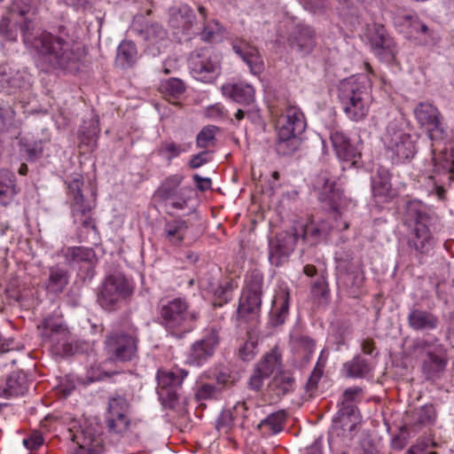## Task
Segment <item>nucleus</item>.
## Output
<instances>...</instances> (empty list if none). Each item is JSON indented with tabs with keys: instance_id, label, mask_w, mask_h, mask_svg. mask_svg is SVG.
<instances>
[{
	"instance_id": "obj_52",
	"label": "nucleus",
	"mask_w": 454,
	"mask_h": 454,
	"mask_svg": "<svg viewBox=\"0 0 454 454\" xmlns=\"http://www.w3.org/2000/svg\"><path fill=\"white\" fill-rule=\"evenodd\" d=\"M43 443V437L38 432H34L27 438L23 440L24 446L28 450H36Z\"/></svg>"
},
{
	"instance_id": "obj_36",
	"label": "nucleus",
	"mask_w": 454,
	"mask_h": 454,
	"mask_svg": "<svg viewBox=\"0 0 454 454\" xmlns=\"http://www.w3.org/2000/svg\"><path fill=\"white\" fill-rule=\"evenodd\" d=\"M412 242L415 248L421 253L428 252L432 248L434 239L426 224L419 222L416 223Z\"/></svg>"
},
{
	"instance_id": "obj_37",
	"label": "nucleus",
	"mask_w": 454,
	"mask_h": 454,
	"mask_svg": "<svg viewBox=\"0 0 454 454\" xmlns=\"http://www.w3.org/2000/svg\"><path fill=\"white\" fill-rule=\"evenodd\" d=\"M68 283L67 272L60 268L52 267L50 269L49 278L46 288L52 294H60L64 291Z\"/></svg>"
},
{
	"instance_id": "obj_16",
	"label": "nucleus",
	"mask_w": 454,
	"mask_h": 454,
	"mask_svg": "<svg viewBox=\"0 0 454 454\" xmlns=\"http://www.w3.org/2000/svg\"><path fill=\"white\" fill-rule=\"evenodd\" d=\"M319 200L333 210H339L345 203L342 192L335 187V180L328 172L320 173L315 180Z\"/></svg>"
},
{
	"instance_id": "obj_31",
	"label": "nucleus",
	"mask_w": 454,
	"mask_h": 454,
	"mask_svg": "<svg viewBox=\"0 0 454 454\" xmlns=\"http://www.w3.org/2000/svg\"><path fill=\"white\" fill-rule=\"evenodd\" d=\"M411 328L416 331H431L438 326V317L427 310L413 309L408 315Z\"/></svg>"
},
{
	"instance_id": "obj_24",
	"label": "nucleus",
	"mask_w": 454,
	"mask_h": 454,
	"mask_svg": "<svg viewBox=\"0 0 454 454\" xmlns=\"http://www.w3.org/2000/svg\"><path fill=\"white\" fill-rule=\"evenodd\" d=\"M191 223L181 217L168 221L163 229V237L172 246L179 247L186 239Z\"/></svg>"
},
{
	"instance_id": "obj_46",
	"label": "nucleus",
	"mask_w": 454,
	"mask_h": 454,
	"mask_svg": "<svg viewBox=\"0 0 454 454\" xmlns=\"http://www.w3.org/2000/svg\"><path fill=\"white\" fill-rule=\"evenodd\" d=\"M217 129L215 126L204 127L197 135L196 144L200 148H207L214 145Z\"/></svg>"
},
{
	"instance_id": "obj_64",
	"label": "nucleus",
	"mask_w": 454,
	"mask_h": 454,
	"mask_svg": "<svg viewBox=\"0 0 454 454\" xmlns=\"http://www.w3.org/2000/svg\"><path fill=\"white\" fill-rule=\"evenodd\" d=\"M303 272L308 277H313L317 274V268L314 265L307 264L303 268Z\"/></svg>"
},
{
	"instance_id": "obj_18",
	"label": "nucleus",
	"mask_w": 454,
	"mask_h": 454,
	"mask_svg": "<svg viewBox=\"0 0 454 454\" xmlns=\"http://www.w3.org/2000/svg\"><path fill=\"white\" fill-rule=\"evenodd\" d=\"M280 365V359L275 353L265 355L255 365L248 380V387L254 391H260L264 380Z\"/></svg>"
},
{
	"instance_id": "obj_7",
	"label": "nucleus",
	"mask_w": 454,
	"mask_h": 454,
	"mask_svg": "<svg viewBox=\"0 0 454 454\" xmlns=\"http://www.w3.org/2000/svg\"><path fill=\"white\" fill-rule=\"evenodd\" d=\"M37 0H17L13 2L7 12L0 18V42L15 43L20 27L26 20H31L27 16L35 13V4Z\"/></svg>"
},
{
	"instance_id": "obj_48",
	"label": "nucleus",
	"mask_w": 454,
	"mask_h": 454,
	"mask_svg": "<svg viewBox=\"0 0 454 454\" xmlns=\"http://www.w3.org/2000/svg\"><path fill=\"white\" fill-rule=\"evenodd\" d=\"M436 418V411L432 404L424 405L419 411V422L421 424H431Z\"/></svg>"
},
{
	"instance_id": "obj_30",
	"label": "nucleus",
	"mask_w": 454,
	"mask_h": 454,
	"mask_svg": "<svg viewBox=\"0 0 454 454\" xmlns=\"http://www.w3.org/2000/svg\"><path fill=\"white\" fill-rule=\"evenodd\" d=\"M27 74L26 71L20 70L8 64L0 66V83L3 88L15 90L25 86Z\"/></svg>"
},
{
	"instance_id": "obj_33",
	"label": "nucleus",
	"mask_w": 454,
	"mask_h": 454,
	"mask_svg": "<svg viewBox=\"0 0 454 454\" xmlns=\"http://www.w3.org/2000/svg\"><path fill=\"white\" fill-rule=\"evenodd\" d=\"M27 390L26 376L21 372H14L7 378L5 387L0 388V396H18L25 394Z\"/></svg>"
},
{
	"instance_id": "obj_35",
	"label": "nucleus",
	"mask_w": 454,
	"mask_h": 454,
	"mask_svg": "<svg viewBox=\"0 0 454 454\" xmlns=\"http://www.w3.org/2000/svg\"><path fill=\"white\" fill-rule=\"evenodd\" d=\"M184 176L182 175L175 174L170 175L164 179L158 190L156 195L163 200H168L178 195L181 189L179 186L183 182Z\"/></svg>"
},
{
	"instance_id": "obj_47",
	"label": "nucleus",
	"mask_w": 454,
	"mask_h": 454,
	"mask_svg": "<svg viewBox=\"0 0 454 454\" xmlns=\"http://www.w3.org/2000/svg\"><path fill=\"white\" fill-rule=\"evenodd\" d=\"M238 287V284L234 281H228L224 285L219 286L215 291V295L219 301H215V305L222 306L223 303L228 302L232 299V293Z\"/></svg>"
},
{
	"instance_id": "obj_28",
	"label": "nucleus",
	"mask_w": 454,
	"mask_h": 454,
	"mask_svg": "<svg viewBox=\"0 0 454 454\" xmlns=\"http://www.w3.org/2000/svg\"><path fill=\"white\" fill-rule=\"evenodd\" d=\"M74 223L80 224L84 229L96 231L95 221L91 215V207L85 204L82 194L74 196V202L71 206Z\"/></svg>"
},
{
	"instance_id": "obj_49",
	"label": "nucleus",
	"mask_w": 454,
	"mask_h": 454,
	"mask_svg": "<svg viewBox=\"0 0 454 454\" xmlns=\"http://www.w3.org/2000/svg\"><path fill=\"white\" fill-rule=\"evenodd\" d=\"M215 395V387L212 384L204 383L198 387L195 396L197 400H208L214 398Z\"/></svg>"
},
{
	"instance_id": "obj_15",
	"label": "nucleus",
	"mask_w": 454,
	"mask_h": 454,
	"mask_svg": "<svg viewBox=\"0 0 454 454\" xmlns=\"http://www.w3.org/2000/svg\"><path fill=\"white\" fill-rule=\"evenodd\" d=\"M187 375L188 372L180 368L159 370L157 381L160 395L168 399L169 403L176 401L179 398L177 388L181 387L184 379Z\"/></svg>"
},
{
	"instance_id": "obj_20",
	"label": "nucleus",
	"mask_w": 454,
	"mask_h": 454,
	"mask_svg": "<svg viewBox=\"0 0 454 454\" xmlns=\"http://www.w3.org/2000/svg\"><path fill=\"white\" fill-rule=\"evenodd\" d=\"M218 343L219 336L217 331L215 329L209 330L202 340L196 341L192 346L187 357L188 363L194 365L204 364L213 356Z\"/></svg>"
},
{
	"instance_id": "obj_3",
	"label": "nucleus",
	"mask_w": 454,
	"mask_h": 454,
	"mask_svg": "<svg viewBox=\"0 0 454 454\" xmlns=\"http://www.w3.org/2000/svg\"><path fill=\"white\" fill-rule=\"evenodd\" d=\"M161 325L176 338L192 332L200 317L199 311L191 309L186 299H161L158 307Z\"/></svg>"
},
{
	"instance_id": "obj_14",
	"label": "nucleus",
	"mask_w": 454,
	"mask_h": 454,
	"mask_svg": "<svg viewBox=\"0 0 454 454\" xmlns=\"http://www.w3.org/2000/svg\"><path fill=\"white\" fill-rule=\"evenodd\" d=\"M448 363L447 349L442 344L430 346L426 351V357L422 364V372L427 380H435L442 377Z\"/></svg>"
},
{
	"instance_id": "obj_51",
	"label": "nucleus",
	"mask_w": 454,
	"mask_h": 454,
	"mask_svg": "<svg viewBox=\"0 0 454 454\" xmlns=\"http://www.w3.org/2000/svg\"><path fill=\"white\" fill-rule=\"evenodd\" d=\"M325 364V359H323V353H321L318 361L309 379V383L311 386H316L323 375L324 367Z\"/></svg>"
},
{
	"instance_id": "obj_54",
	"label": "nucleus",
	"mask_w": 454,
	"mask_h": 454,
	"mask_svg": "<svg viewBox=\"0 0 454 454\" xmlns=\"http://www.w3.org/2000/svg\"><path fill=\"white\" fill-rule=\"evenodd\" d=\"M297 347L304 351L306 356H309L314 352L315 341L308 336H301L297 340Z\"/></svg>"
},
{
	"instance_id": "obj_44",
	"label": "nucleus",
	"mask_w": 454,
	"mask_h": 454,
	"mask_svg": "<svg viewBox=\"0 0 454 454\" xmlns=\"http://www.w3.org/2000/svg\"><path fill=\"white\" fill-rule=\"evenodd\" d=\"M15 182L16 178L13 172L5 168L0 169V197L7 192L16 194Z\"/></svg>"
},
{
	"instance_id": "obj_1",
	"label": "nucleus",
	"mask_w": 454,
	"mask_h": 454,
	"mask_svg": "<svg viewBox=\"0 0 454 454\" xmlns=\"http://www.w3.org/2000/svg\"><path fill=\"white\" fill-rule=\"evenodd\" d=\"M20 28L24 44L36 54L37 66L43 71L67 69L80 60L81 43L65 28L56 35L42 32L38 36L34 35L32 20H26Z\"/></svg>"
},
{
	"instance_id": "obj_5",
	"label": "nucleus",
	"mask_w": 454,
	"mask_h": 454,
	"mask_svg": "<svg viewBox=\"0 0 454 454\" xmlns=\"http://www.w3.org/2000/svg\"><path fill=\"white\" fill-rule=\"evenodd\" d=\"M262 286V273L258 270H253L247 274L245 286L237 309V320L239 324L250 323L254 326L258 323Z\"/></svg>"
},
{
	"instance_id": "obj_56",
	"label": "nucleus",
	"mask_w": 454,
	"mask_h": 454,
	"mask_svg": "<svg viewBox=\"0 0 454 454\" xmlns=\"http://www.w3.org/2000/svg\"><path fill=\"white\" fill-rule=\"evenodd\" d=\"M411 34H421L426 36L430 35V30L426 24L421 22L419 19H411L409 21Z\"/></svg>"
},
{
	"instance_id": "obj_32",
	"label": "nucleus",
	"mask_w": 454,
	"mask_h": 454,
	"mask_svg": "<svg viewBox=\"0 0 454 454\" xmlns=\"http://www.w3.org/2000/svg\"><path fill=\"white\" fill-rule=\"evenodd\" d=\"M294 385L295 380L290 372H280L270 380L268 389L272 395L280 397L291 393L294 388Z\"/></svg>"
},
{
	"instance_id": "obj_29",
	"label": "nucleus",
	"mask_w": 454,
	"mask_h": 454,
	"mask_svg": "<svg viewBox=\"0 0 454 454\" xmlns=\"http://www.w3.org/2000/svg\"><path fill=\"white\" fill-rule=\"evenodd\" d=\"M390 177L391 176L387 169L380 168L376 176L372 178V192L374 197L378 198L380 202H387L395 196Z\"/></svg>"
},
{
	"instance_id": "obj_10",
	"label": "nucleus",
	"mask_w": 454,
	"mask_h": 454,
	"mask_svg": "<svg viewBox=\"0 0 454 454\" xmlns=\"http://www.w3.org/2000/svg\"><path fill=\"white\" fill-rule=\"evenodd\" d=\"M131 293L132 286L122 274H112L106 277L103 282L98 295V301L103 309L114 310Z\"/></svg>"
},
{
	"instance_id": "obj_60",
	"label": "nucleus",
	"mask_w": 454,
	"mask_h": 454,
	"mask_svg": "<svg viewBox=\"0 0 454 454\" xmlns=\"http://www.w3.org/2000/svg\"><path fill=\"white\" fill-rule=\"evenodd\" d=\"M216 380L218 383L224 386L232 385L235 381V379L231 374L225 372L218 373Z\"/></svg>"
},
{
	"instance_id": "obj_6",
	"label": "nucleus",
	"mask_w": 454,
	"mask_h": 454,
	"mask_svg": "<svg viewBox=\"0 0 454 454\" xmlns=\"http://www.w3.org/2000/svg\"><path fill=\"white\" fill-rule=\"evenodd\" d=\"M387 157L394 164L404 163L417 153L416 141L403 128V122L394 120L388 122L382 137Z\"/></svg>"
},
{
	"instance_id": "obj_17",
	"label": "nucleus",
	"mask_w": 454,
	"mask_h": 454,
	"mask_svg": "<svg viewBox=\"0 0 454 454\" xmlns=\"http://www.w3.org/2000/svg\"><path fill=\"white\" fill-rule=\"evenodd\" d=\"M414 114L419 125L427 129L431 140L434 141L442 135L441 114L434 105L420 103L416 106Z\"/></svg>"
},
{
	"instance_id": "obj_27",
	"label": "nucleus",
	"mask_w": 454,
	"mask_h": 454,
	"mask_svg": "<svg viewBox=\"0 0 454 454\" xmlns=\"http://www.w3.org/2000/svg\"><path fill=\"white\" fill-rule=\"evenodd\" d=\"M330 139L339 159L355 160L358 156L356 148L341 130L333 129L330 133Z\"/></svg>"
},
{
	"instance_id": "obj_12",
	"label": "nucleus",
	"mask_w": 454,
	"mask_h": 454,
	"mask_svg": "<svg viewBox=\"0 0 454 454\" xmlns=\"http://www.w3.org/2000/svg\"><path fill=\"white\" fill-rule=\"evenodd\" d=\"M253 413L254 409L247 402H239L220 413L215 420V428L221 434H230L237 427L246 428Z\"/></svg>"
},
{
	"instance_id": "obj_11",
	"label": "nucleus",
	"mask_w": 454,
	"mask_h": 454,
	"mask_svg": "<svg viewBox=\"0 0 454 454\" xmlns=\"http://www.w3.org/2000/svg\"><path fill=\"white\" fill-rule=\"evenodd\" d=\"M130 405L122 396L109 399L105 422L110 434H123L131 425Z\"/></svg>"
},
{
	"instance_id": "obj_53",
	"label": "nucleus",
	"mask_w": 454,
	"mask_h": 454,
	"mask_svg": "<svg viewBox=\"0 0 454 454\" xmlns=\"http://www.w3.org/2000/svg\"><path fill=\"white\" fill-rule=\"evenodd\" d=\"M210 161L208 152L203 151L192 156L189 166L191 168H199Z\"/></svg>"
},
{
	"instance_id": "obj_40",
	"label": "nucleus",
	"mask_w": 454,
	"mask_h": 454,
	"mask_svg": "<svg viewBox=\"0 0 454 454\" xmlns=\"http://www.w3.org/2000/svg\"><path fill=\"white\" fill-rule=\"evenodd\" d=\"M64 256L69 263L91 262L95 258V252L88 247H70L64 251Z\"/></svg>"
},
{
	"instance_id": "obj_26",
	"label": "nucleus",
	"mask_w": 454,
	"mask_h": 454,
	"mask_svg": "<svg viewBox=\"0 0 454 454\" xmlns=\"http://www.w3.org/2000/svg\"><path fill=\"white\" fill-rule=\"evenodd\" d=\"M222 91L224 96L242 105H250L254 103L255 99L254 88L246 82L224 84L222 86Z\"/></svg>"
},
{
	"instance_id": "obj_55",
	"label": "nucleus",
	"mask_w": 454,
	"mask_h": 454,
	"mask_svg": "<svg viewBox=\"0 0 454 454\" xmlns=\"http://www.w3.org/2000/svg\"><path fill=\"white\" fill-rule=\"evenodd\" d=\"M147 35L153 44H157L158 39L160 41H164L166 39L167 32L161 27L155 26L147 30Z\"/></svg>"
},
{
	"instance_id": "obj_34",
	"label": "nucleus",
	"mask_w": 454,
	"mask_h": 454,
	"mask_svg": "<svg viewBox=\"0 0 454 454\" xmlns=\"http://www.w3.org/2000/svg\"><path fill=\"white\" fill-rule=\"evenodd\" d=\"M286 422V413L284 411H278L270 414L266 419H262L257 428L263 434H276L283 430Z\"/></svg>"
},
{
	"instance_id": "obj_9",
	"label": "nucleus",
	"mask_w": 454,
	"mask_h": 454,
	"mask_svg": "<svg viewBox=\"0 0 454 454\" xmlns=\"http://www.w3.org/2000/svg\"><path fill=\"white\" fill-rule=\"evenodd\" d=\"M324 230L314 221L305 224L297 223L290 231L278 236L276 253L279 255L289 254L295 247L299 239L314 245L318 242Z\"/></svg>"
},
{
	"instance_id": "obj_2",
	"label": "nucleus",
	"mask_w": 454,
	"mask_h": 454,
	"mask_svg": "<svg viewBox=\"0 0 454 454\" xmlns=\"http://www.w3.org/2000/svg\"><path fill=\"white\" fill-rule=\"evenodd\" d=\"M339 99L348 119L352 121L364 120L373 101L370 79L358 75L342 81L339 87Z\"/></svg>"
},
{
	"instance_id": "obj_58",
	"label": "nucleus",
	"mask_w": 454,
	"mask_h": 454,
	"mask_svg": "<svg viewBox=\"0 0 454 454\" xmlns=\"http://www.w3.org/2000/svg\"><path fill=\"white\" fill-rule=\"evenodd\" d=\"M193 180L196 183L197 188L200 191L204 192L209 190L211 187V179L208 177H201L200 176L196 174L193 176Z\"/></svg>"
},
{
	"instance_id": "obj_19",
	"label": "nucleus",
	"mask_w": 454,
	"mask_h": 454,
	"mask_svg": "<svg viewBox=\"0 0 454 454\" xmlns=\"http://www.w3.org/2000/svg\"><path fill=\"white\" fill-rule=\"evenodd\" d=\"M371 46L374 53L384 61H392L396 51L393 39L386 32L383 26L375 25L369 35Z\"/></svg>"
},
{
	"instance_id": "obj_63",
	"label": "nucleus",
	"mask_w": 454,
	"mask_h": 454,
	"mask_svg": "<svg viewBox=\"0 0 454 454\" xmlns=\"http://www.w3.org/2000/svg\"><path fill=\"white\" fill-rule=\"evenodd\" d=\"M303 454H323L322 446L318 442H314L306 449Z\"/></svg>"
},
{
	"instance_id": "obj_61",
	"label": "nucleus",
	"mask_w": 454,
	"mask_h": 454,
	"mask_svg": "<svg viewBox=\"0 0 454 454\" xmlns=\"http://www.w3.org/2000/svg\"><path fill=\"white\" fill-rule=\"evenodd\" d=\"M82 185V181L80 180L79 178H75L74 179L70 184H69V189L74 192V197L75 195H78V194H82L81 192V187Z\"/></svg>"
},
{
	"instance_id": "obj_45",
	"label": "nucleus",
	"mask_w": 454,
	"mask_h": 454,
	"mask_svg": "<svg viewBox=\"0 0 454 454\" xmlns=\"http://www.w3.org/2000/svg\"><path fill=\"white\" fill-rule=\"evenodd\" d=\"M223 33V27L215 20L204 23L203 30L200 33L201 39L205 42H212Z\"/></svg>"
},
{
	"instance_id": "obj_42",
	"label": "nucleus",
	"mask_w": 454,
	"mask_h": 454,
	"mask_svg": "<svg viewBox=\"0 0 454 454\" xmlns=\"http://www.w3.org/2000/svg\"><path fill=\"white\" fill-rule=\"evenodd\" d=\"M190 148V144L179 145L172 141H164L160 145V153L170 160L189 151Z\"/></svg>"
},
{
	"instance_id": "obj_59",
	"label": "nucleus",
	"mask_w": 454,
	"mask_h": 454,
	"mask_svg": "<svg viewBox=\"0 0 454 454\" xmlns=\"http://www.w3.org/2000/svg\"><path fill=\"white\" fill-rule=\"evenodd\" d=\"M361 348L365 355H372L375 349V342L372 339L367 338L361 341Z\"/></svg>"
},
{
	"instance_id": "obj_25",
	"label": "nucleus",
	"mask_w": 454,
	"mask_h": 454,
	"mask_svg": "<svg viewBox=\"0 0 454 454\" xmlns=\"http://www.w3.org/2000/svg\"><path fill=\"white\" fill-rule=\"evenodd\" d=\"M44 329L48 332L47 340L55 348L56 353H67V341L69 339V332L61 324H53L50 319L43 322Z\"/></svg>"
},
{
	"instance_id": "obj_50",
	"label": "nucleus",
	"mask_w": 454,
	"mask_h": 454,
	"mask_svg": "<svg viewBox=\"0 0 454 454\" xmlns=\"http://www.w3.org/2000/svg\"><path fill=\"white\" fill-rule=\"evenodd\" d=\"M189 188H182L179 190V193L176 197L173 199H168L167 201L169 202V205L176 209H184L187 206L188 198L185 193L188 192Z\"/></svg>"
},
{
	"instance_id": "obj_13",
	"label": "nucleus",
	"mask_w": 454,
	"mask_h": 454,
	"mask_svg": "<svg viewBox=\"0 0 454 454\" xmlns=\"http://www.w3.org/2000/svg\"><path fill=\"white\" fill-rule=\"evenodd\" d=\"M106 346L116 361L128 362L137 356V339L133 334L113 333L107 336Z\"/></svg>"
},
{
	"instance_id": "obj_43",
	"label": "nucleus",
	"mask_w": 454,
	"mask_h": 454,
	"mask_svg": "<svg viewBox=\"0 0 454 454\" xmlns=\"http://www.w3.org/2000/svg\"><path fill=\"white\" fill-rule=\"evenodd\" d=\"M362 396V388L358 387H353L347 388L341 399V405L343 410H347L348 414H351L354 411V406L351 403L358 402Z\"/></svg>"
},
{
	"instance_id": "obj_4",
	"label": "nucleus",
	"mask_w": 454,
	"mask_h": 454,
	"mask_svg": "<svg viewBox=\"0 0 454 454\" xmlns=\"http://www.w3.org/2000/svg\"><path fill=\"white\" fill-rule=\"evenodd\" d=\"M276 150L281 155H290L300 146L298 135L306 129L303 113L296 106H287L276 121Z\"/></svg>"
},
{
	"instance_id": "obj_41",
	"label": "nucleus",
	"mask_w": 454,
	"mask_h": 454,
	"mask_svg": "<svg viewBox=\"0 0 454 454\" xmlns=\"http://www.w3.org/2000/svg\"><path fill=\"white\" fill-rule=\"evenodd\" d=\"M160 90L168 100H170L171 98H176L182 95L185 90V86L180 79L169 78L161 82Z\"/></svg>"
},
{
	"instance_id": "obj_38",
	"label": "nucleus",
	"mask_w": 454,
	"mask_h": 454,
	"mask_svg": "<svg viewBox=\"0 0 454 454\" xmlns=\"http://www.w3.org/2000/svg\"><path fill=\"white\" fill-rule=\"evenodd\" d=\"M137 56V51L134 43L123 41L117 49V62L121 67L132 66Z\"/></svg>"
},
{
	"instance_id": "obj_21",
	"label": "nucleus",
	"mask_w": 454,
	"mask_h": 454,
	"mask_svg": "<svg viewBox=\"0 0 454 454\" xmlns=\"http://www.w3.org/2000/svg\"><path fill=\"white\" fill-rule=\"evenodd\" d=\"M232 49L247 63L253 74L262 72L264 64L256 47L242 39H237L232 42Z\"/></svg>"
},
{
	"instance_id": "obj_22",
	"label": "nucleus",
	"mask_w": 454,
	"mask_h": 454,
	"mask_svg": "<svg viewBox=\"0 0 454 454\" xmlns=\"http://www.w3.org/2000/svg\"><path fill=\"white\" fill-rule=\"evenodd\" d=\"M289 315V290L279 286L275 293L270 312V323L273 326L283 325Z\"/></svg>"
},
{
	"instance_id": "obj_8",
	"label": "nucleus",
	"mask_w": 454,
	"mask_h": 454,
	"mask_svg": "<svg viewBox=\"0 0 454 454\" xmlns=\"http://www.w3.org/2000/svg\"><path fill=\"white\" fill-rule=\"evenodd\" d=\"M192 75L202 82H212L221 74V59L210 47L194 51L189 58Z\"/></svg>"
},
{
	"instance_id": "obj_62",
	"label": "nucleus",
	"mask_w": 454,
	"mask_h": 454,
	"mask_svg": "<svg viewBox=\"0 0 454 454\" xmlns=\"http://www.w3.org/2000/svg\"><path fill=\"white\" fill-rule=\"evenodd\" d=\"M249 348H254V345L252 343H246L244 347L239 348V356L243 360H249L254 356L252 351L247 353V349H248Z\"/></svg>"
},
{
	"instance_id": "obj_57",
	"label": "nucleus",
	"mask_w": 454,
	"mask_h": 454,
	"mask_svg": "<svg viewBox=\"0 0 454 454\" xmlns=\"http://www.w3.org/2000/svg\"><path fill=\"white\" fill-rule=\"evenodd\" d=\"M305 9L310 12H317L321 9L325 3V0H298Z\"/></svg>"
},
{
	"instance_id": "obj_39",
	"label": "nucleus",
	"mask_w": 454,
	"mask_h": 454,
	"mask_svg": "<svg viewBox=\"0 0 454 454\" xmlns=\"http://www.w3.org/2000/svg\"><path fill=\"white\" fill-rule=\"evenodd\" d=\"M343 368L346 374L351 378H363L372 370L367 360L360 356H356L351 361L344 364Z\"/></svg>"
},
{
	"instance_id": "obj_23",
	"label": "nucleus",
	"mask_w": 454,
	"mask_h": 454,
	"mask_svg": "<svg viewBox=\"0 0 454 454\" xmlns=\"http://www.w3.org/2000/svg\"><path fill=\"white\" fill-rule=\"evenodd\" d=\"M290 43L293 48L308 54L316 45L315 31L308 25L297 24L291 34Z\"/></svg>"
}]
</instances>
